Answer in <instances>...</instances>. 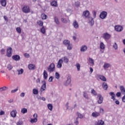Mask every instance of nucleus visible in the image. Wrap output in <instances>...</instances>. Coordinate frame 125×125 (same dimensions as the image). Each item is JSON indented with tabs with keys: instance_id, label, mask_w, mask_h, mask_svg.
<instances>
[{
	"instance_id": "cd10ccee",
	"label": "nucleus",
	"mask_w": 125,
	"mask_h": 125,
	"mask_svg": "<svg viewBox=\"0 0 125 125\" xmlns=\"http://www.w3.org/2000/svg\"><path fill=\"white\" fill-rule=\"evenodd\" d=\"M8 88L6 86H3L0 88V92H2V91H5V90H7Z\"/></svg>"
},
{
	"instance_id": "423d86ee",
	"label": "nucleus",
	"mask_w": 125,
	"mask_h": 125,
	"mask_svg": "<svg viewBox=\"0 0 125 125\" xmlns=\"http://www.w3.org/2000/svg\"><path fill=\"white\" fill-rule=\"evenodd\" d=\"M114 29L116 32H122L124 30V28L121 25H115Z\"/></svg>"
},
{
	"instance_id": "e433bc0d",
	"label": "nucleus",
	"mask_w": 125,
	"mask_h": 125,
	"mask_svg": "<svg viewBox=\"0 0 125 125\" xmlns=\"http://www.w3.org/2000/svg\"><path fill=\"white\" fill-rule=\"evenodd\" d=\"M41 33H42V34H43V35H44V34H45V28H44V26H42V28H41Z\"/></svg>"
},
{
	"instance_id": "6e6d98bb",
	"label": "nucleus",
	"mask_w": 125,
	"mask_h": 125,
	"mask_svg": "<svg viewBox=\"0 0 125 125\" xmlns=\"http://www.w3.org/2000/svg\"><path fill=\"white\" fill-rule=\"evenodd\" d=\"M78 118H76L75 121L74 122V124L76 125H79V121L78 120Z\"/></svg>"
},
{
	"instance_id": "052dcab7",
	"label": "nucleus",
	"mask_w": 125,
	"mask_h": 125,
	"mask_svg": "<svg viewBox=\"0 0 125 125\" xmlns=\"http://www.w3.org/2000/svg\"><path fill=\"white\" fill-rule=\"evenodd\" d=\"M65 107L66 108V110H68V109H69V103H67L66 104Z\"/></svg>"
},
{
	"instance_id": "ea45409f",
	"label": "nucleus",
	"mask_w": 125,
	"mask_h": 125,
	"mask_svg": "<svg viewBox=\"0 0 125 125\" xmlns=\"http://www.w3.org/2000/svg\"><path fill=\"white\" fill-rule=\"evenodd\" d=\"M17 71L18 73V75H22L24 72V70H23L22 68L21 70L18 69Z\"/></svg>"
},
{
	"instance_id": "9b49d317",
	"label": "nucleus",
	"mask_w": 125,
	"mask_h": 125,
	"mask_svg": "<svg viewBox=\"0 0 125 125\" xmlns=\"http://www.w3.org/2000/svg\"><path fill=\"white\" fill-rule=\"evenodd\" d=\"M87 50V46L85 45H83L80 47V51L81 52H85Z\"/></svg>"
},
{
	"instance_id": "0eeeda50",
	"label": "nucleus",
	"mask_w": 125,
	"mask_h": 125,
	"mask_svg": "<svg viewBox=\"0 0 125 125\" xmlns=\"http://www.w3.org/2000/svg\"><path fill=\"white\" fill-rule=\"evenodd\" d=\"M107 17V12L103 11L101 13L100 15V18L101 19H105Z\"/></svg>"
},
{
	"instance_id": "7ed1b4c3",
	"label": "nucleus",
	"mask_w": 125,
	"mask_h": 125,
	"mask_svg": "<svg viewBox=\"0 0 125 125\" xmlns=\"http://www.w3.org/2000/svg\"><path fill=\"white\" fill-rule=\"evenodd\" d=\"M102 38L104 40V41H108L110 40L111 38V35L108 33H105L103 34Z\"/></svg>"
},
{
	"instance_id": "79ce46f5",
	"label": "nucleus",
	"mask_w": 125,
	"mask_h": 125,
	"mask_svg": "<svg viewBox=\"0 0 125 125\" xmlns=\"http://www.w3.org/2000/svg\"><path fill=\"white\" fill-rule=\"evenodd\" d=\"M37 23L38 24V25L39 26H43V22L42 21H37Z\"/></svg>"
},
{
	"instance_id": "338daca9",
	"label": "nucleus",
	"mask_w": 125,
	"mask_h": 125,
	"mask_svg": "<svg viewBox=\"0 0 125 125\" xmlns=\"http://www.w3.org/2000/svg\"><path fill=\"white\" fill-rule=\"evenodd\" d=\"M21 97H24L25 96V93H21L20 95Z\"/></svg>"
},
{
	"instance_id": "f03ea898",
	"label": "nucleus",
	"mask_w": 125,
	"mask_h": 125,
	"mask_svg": "<svg viewBox=\"0 0 125 125\" xmlns=\"http://www.w3.org/2000/svg\"><path fill=\"white\" fill-rule=\"evenodd\" d=\"M63 43L65 46H67V49L68 50H71L72 48H73V46H72V44L70 43V41L68 40L63 41Z\"/></svg>"
},
{
	"instance_id": "5fc2aeb1",
	"label": "nucleus",
	"mask_w": 125,
	"mask_h": 125,
	"mask_svg": "<svg viewBox=\"0 0 125 125\" xmlns=\"http://www.w3.org/2000/svg\"><path fill=\"white\" fill-rule=\"evenodd\" d=\"M92 13L94 18H96V12L95 11H93Z\"/></svg>"
},
{
	"instance_id": "bb28decb",
	"label": "nucleus",
	"mask_w": 125,
	"mask_h": 125,
	"mask_svg": "<svg viewBox=\"0 0 125 125\" xmlns=\"http://www.w3.org/2000/svg\"><path fill=\"white\" fill-rule=\"evenodd\" d=\"M102 87L104 88V90H107V88H108V85L107 83L104 82L103 83Z\"/></svg>"
},
{
	"instance_id": "864d4df0",
	"label": "nucleus",
	"mask_w": 125,
	"mask_h": 125,
	"mask_svg": "<svg viewBox=\"0 0 125 125\" xmlns=\"http://www.w3.org/2000/svg\"><path fill=\"white\" fill-rule=\"evenodd\" d=\"M24 56L25 58H29L30 57V55L27 53L24 54Z\"/></svg>"
},
{
	"instance_id": "4468645a",
	"label": "nucleus",
	"mask_w": 125,
	"mask_h": 125,
	"mask_svg": "<svg viewBox=\"0 0 125 125\" xmlns=\"http://www.w3.org/2000/svg\"><path fill=\"white\" fill-rule=\"evenodd\" d=\"M72 25L74 28H75V29H79V22H78L77 21H74L72 23Z\"/></svg>"
},
{
	"instance_id": "aec40b11",
	"label": "nucleus",
	"mask_w": 125,
	"mask_h": 125,
	"mask_svg": "<svg viewBox=\"0 0 125 125\" xmlns=\"http://www.w3.org/2000/svg\"><path fill=\"white\" fill-rule=\"evenodd\" d=\"M109 94L111 96V99H112L113 101H115V100H116V95L115 94V93L110 92Z\"/></svg>"
},
{
	"instance_id": "09e8293b",
	"label": "nucleus",
	"mask_w": 125,
	"mask_h": 125,
	"mask_svg": "<svg viewBox=\"0 0 125 125\" xmlns=\"http://www.w3.org/2000/svg\"><path fill=\"white\" fill-rule=\"evenodd\" d=\"M75 66L77 68V71H80L81 69V65L80 63H77Z\"/></svg>"
},
{
	"instance_id": "c756f323",
	"label": "nucleus",
	"mask_w": 125,
	"mask_h": 125,
	"mask_svg": "<svg viewBox=\"0 0 125 125\" xmlns=\"http://www.w3.org/2000/svg\"><path fill=\"white\" fill-rule=\"evenodd\" d=\"M43 75L44 80H46L48 77L47 72H46V70H44Z\"/></svg>"
},
{
	"instance_id": "774afa93",
	"label": "nucleus",
	"mask_w": 125,
	"mask_h": 125,
	"mask_svg": "<svg viewBox=\"0 0 125 125\" xmlns=\"http://www.w3.org/2000/svg\"><path fill=\"white\" fill-rule=\"evenodd\" d=\"M115 104H117V105H120V101H119L118 100H116L115 101Z\"/></svg>"
},
{
	"instance_id": "13d9d810",
	"label": "nucleus",
	"mask_w": 125,
	"mask_h": 125,
	"mask_svg": "<svg viewBox=\"0 0 125 125\" xmlns=\"http://www.w3.org/2000/svg\"><path fill=\"white\" fill-rule=\"evenodd\" d=\"M4 114H5V113L4 112V111L1 110L0 111V116H3V115H4Z\"/></svg>"
},
{
	"instance_id": "b1692460",
	"label": "nucleus",
	"mask_w": 125,
	"mask_h": 125,
	"mask_svg": "<svg viewBox=\"0 0 125 125\" xmlns=\"http://www.w3.org/2000/svg\"><path fill=\"white\" fill-rule=\"evenodd\" d=\"M111 67V64L110 63L105 62L104 65V68L105 70L108 69V68H110Z\"/></svg>"
},
{
	"instance_id": "393cba45",
	"label": "nucleus",
	"mask_w": 125,
	"mask_h": 125,
	"mask_svg": "<svg viewBox=\"0 0 125 125\" xmlns=\"http://www.w3.org/2000/svg\"><path fill=\"white\" fill-rule=\"evenodd\" d=\"M62 59V61H63L64 63H66V64H67L69 62V59L66 56L63 57Z\"/></svg>"
},
{
	"instance_id": "0e129e2a",
	"label": "nucleus",
	"mask_w": 125,
	"mask_h": 125,
	"mask_svg": "<svg viewBox=\"0 0 125 125\" xmlns=\"http://www.w3.org/2000/svg\"><path fill=\"white\" fill-rule=\"evenodd\" d=\"M122 101L124 103H125V94L124 95V96L122 97Z\"/></svg>"
},
{
	"instance_id": "2f4dec72",
	"label": "nucleus",
	"mask_w": 125,
	"mask_h": 125,
	"mask_svg": "<svg viewBox=\"0 0 125 125\" xmlns=\"http://www.w3.org/2000/svg\"><path fill=\"white\" fill-rule=\"evenodd\" d=\"M47 107L50 111H52V109H53V105H52V104H47Z\"/></svg>"
},
{
	"instance_id": "de8ad7c7",
	"label": "nucleus",
	"mask_w": 125,
	"mask_h": 125,
	"mask_svg": "<svg viewBox=\"0 0 125 125\" xmlns=\"http://www.w3.org/2000/svg\"><path fill=\"white\" fill-rule=\"evenodd\" d=\"M77 115L80 119H83V115L79 112L77 113Z\"/></svg>"
},
{
	"instance_id": "f3484780",
	"label": "nucleus",
	"mask_w": 125,
	"mask_h": 125,
	"mask_svg": "<svg viewBox=\"0 0 125 125\" xmlns=\"http://www.w3.org/2000/svg\"><path fill=\"white\" fill-rule=\"evenodd\" d=\"M71 82H72L71 78L70 77L67 78V80H66V82L64 83V85L65 86H68V85L71 83Z\"/></svg>"
},
{
	"instance_id": "4be33fe9",
	"label": "nucleus",
	"mask_w": 125,
	"mask_h": 125,
	"mask_svg": "<svg viewBox=\"0 0 125 125\" xmlns=\"http://www.w3.org/2000/svg\"><path fill=\"white\" fill-rule=\"evenodd\" d=\"M28 68L29 70H35L36 66L35 64H30L28 65Z\"/></svg>"
},
{
	"instance_id": "f257e3e1",
	"label": "nucleus",
	"mask_w": 125,
	"mask_h": 125,
	"mask_svg": "<svg viewBox=\"0 0 125 125\" xmlns=\"http://www.w3.org/2000/svg\"><path fill=\"white\" fill-rule=\"evenodd\" d=\"M47 71L48 73H53L55 71V64L54 63H51L48 67H47Z\"/></svg>"
},
{
	"instance_id": "5701e85b",
	"label": "nucleus",
	"mask_w": 125,
	"mask_h": 125,
	"mask_svg": "<svg viewBox=\"0 0 125 125\" xmlns=\"http://www.w3.org/2000/svg\"><path fill=\"white\" fill-rule=\"evenodd\" d=\"M98 77L100 78V80H101V81H103V82H107V79H106L105 76L99 75Z\"/></svg>"
},
{
	"instance_id": "680f3d73",
	"label": "nucleus",
	"mask_w": 125,
	"mask_h": 125,
	"mask_svg": "<svg viewBox=\"0 0 125 125\" xmlns=\"http://www.w3.org/2000/svg\"><path fill=\"white\" fill-rule=\"evenodd\" d=\"M33 117H34V119H37V118H38V114L35 113L33 115Z\"/></svg>"
},
{
	"instance_id": "7c9ffc66",
	"label": "nucleus",
	"mask_w": 125,
	"mask_h": 125,
	"mask_svg": "<svg viewBox=\"0 0 125 125\" xmlns=\"http://www.w3.org/2000/svg\"><path fill=\"white\" fill-rule=\"evenodd\" d=\"M51 4L52 6H55V7H57V1L54 0L51 2Z\"/></svg>"
},
{
	"instance_id": "6ab92c4d",
	"label": "nucleus",
	"mask_w": 125,
	"mask_h": 125,
	"mask_svg": "<svg viewBox=\"0 0 125 125\" xmlns=\"http://www.w3.org/2000/svg\"><path fill=\"white\" fill-rule=\"evenodd\" d=\"M100 116V112L95 111L92 113V116L93 118H97Z\"/></svg>"
},
{
	"instance_id": "c85d7f7f",
	"label": "nucleus",
	"mask_w": 125,
	"mask_h": 125,
	"mask_svg": "<svg viewBox=\"0 0 125 125\" xmlns=\"http://www.w3.org/2000/svg\"><path fill=\"white\" fill-rule=\"evenodd\" d=\"M2 6H5L6 5V0H0Z\"/></svg>"
},
{
	"instance_id": "bf43d9fd",
	"label": "nucleus",
	"mask_w": 125,
	"mask_h": 125,
	"mask_svg": "<svg viewBox=\"0 0 125 125\" xmlns=\"http://www.w3.org/2000/svg\"><path fill=\"white\" fill-rule=\"evenodd\" d=\"M16 91H18V88L15 89L14 90H12L11 93H15Z\"/></svg>"
},
{
	"instance_id": "3c124183",
	"label": "nucleus",
	"mask_w": 125,
	"mask_h": 125,
	"mask_svg": "<svg viewBox=\"0 0 125 125\" xmlns=\"http://www.w3.org/2000/svg\"><path fill=\"white\" fill-rule=\"evenodd\" d=\"M17 125H24V123L22 121H19L17 123Z\"/></svg>"
},
{
	"instance_id": "4d7b16f0",
	"label": "nucleus",
	"mask_w": 125,
	"mask_h": 125,
	"mask_svg": "<svg viewBox=\"0 0 125 125\" xmlns=\"http://www.w3.org/2000/svg\"><path fill=\"white\" fill-rule=\"evenodd\" d=\"M13 67L12 65H11V64H8L7 66V68L8 69V70H11V69H12Z\"/></svg>"
},
{
	"instance_id": "a878e982",
	"label": "nucleus",
	"mask_w": 125,
	"mask_h": 125,
	"mask_svg": "<svg viewBox=\"0 0 125 125\" xmlns=\"http://www.w3.org/2000/svg\"><path fill=\"white\" fill-rule=\"evenodd\" d=\"M120 89L122 94H125V88L124 86H120Z\"/></svg>"
},
{
	"instance_id": "4c0bfd02",
	"label": "nucleus",
	"mask_w": 125,
	"mask_h": 125,
	"mask_svg": "<svg viewBox=\"0 0 125 125\" xmlns=\"http://www.w3.org/2000/svg\"><path fill=\"white\" fill-rule=\"evenodd\" d=\"M55 78L57 79V80H59V79H60V74L58 72H56L55 74Z\"/></svg>"
},
{
	"instance_id": "58836bf2",
	"label": "nucleus",
	"mask_w": 125,
	"mask_h": 125,
	"mask_svg": "<svg viewBox=\"0 0 125 125\" xmlns=\"http://www.w3.org/2000/svg\"><path fill=\"white\" fill-rule=\"evenodd\" d=\"M83 96L84 98H85V99H89V98L88 97V94H87V93L85 92H83Z\"/></svg>"
},
{
	"instance_id": "a19ab883",
	"label": "nucleus",
	"mask_w": 125,
	"mask_h": 125,
	"mask_svg": "<svg viewBox=\"0 0 125 125\" xmlns=\"http://www.w3.org/2000/svg\"><path fill=\"white\" fill-rule=\"evenodd\" d=\"M37 122L38 119L37 118L31 119L30 120V123H31V124H34V123H37Z\"/></svg>"
},
{
	"instance_id": "e2e57ef3",
	"label": "nucleus",
	"mask_w": 125,
	"mask_h": 125,
	"mask_svg": "<svg viewBox=\"0 0 125 125\" xmlns=\"http://www.w3.org/2000/svg\"><path fill=\"white\" fill-rule=\"evenodd\" d=\"M5 51V50L4 49H2L1 50V54H4V52Z\"/></svg>"
},
{
	"instance_id": "dca6fc26",
	"label": "nucleus",
	"mask_w": 125,
	"mask_h": 125,
	"mask_svg": "<svg viewBox=\"0 0 125 125\" xmlns=\"http://www.w3.org/2000/svg\"><path fill=\"white\" fill-rule=\"evenodd\" d=\"M98 97L99 98V100L98 101V103L99 104H101L103 102V97L100 94L98 95Z\"/></svg>"
},
{
	"instance_id": "c03bdc74",
	"label": "nucleus",
	"mask_w": 125,
	"mask_h": 125,
	"mask_svg": "<svg viewBox=\"0 0 125 125\" xmlns=\"http://www.w3.org/2000/svg\"><path fill=\"white\" fill-rule=\"evenodd\" d=\"M16 30L17 33H18V34H21V27H17Z\"/></svg>"
},
{
	"instance_id": "f8f14e48",
	"label": "nucleus",
	"mask_w": 125,
	"mask_h": 125,
	"mask_svg": "<svg viewBox=\"0 0 125 125\" xmlns=\"http://www.w3.org/2000/svg\"><path fill=\"white\" fill-rule=\"evenodd\" d=\"M11 116L12 118H16V115H17V111L16 110L14 109L10 112Z\"/></svg>"
},
{
	"instance_id": "39448f33",
	"label": "nucleus",
	"mask_w": 125,
	"mask_h": 125,
	"mask_svg": "<svg viewBox=\"0 0 125 125\" xmlns=\"http://www.w3.org/2000/svg\"><path fill=\"white\" fill-rule=\"evenodd\" d=\"M6 55L7 57H11L12 56V47H8L7 49V53Z\"/></svg>"
},
{
	"instance_id": "f704fd0d",
	"label": "nucleus",
	"mask_w": 125,
	"mask_h": 125,
	"mask_svg": "<svg viewBox=\"0 0 125 125\" xmlns=\"http://www.w3.org/2000/svg\"><path fill=\"white\" fill-rule=\"evenodd\" d=\"M41 18L42 19H43V20H45V19H47V16H46V15L45 14H42L41 15Z\"/></svg>"
},
{
	"instance_id": "49530a36",
	"label": "nucleus",
	"mask_w": 125,
	"mask_h": 125,
	"mask_svg": "<svg viewBox=\"0 0 125 125\" xmlns=\"http://www.w3.org/2000/svg\"><path fill=\"white\" fill-rule=\"evenodd\" d=\"M113 48H114L115 50H117V49H118V44H117V43H114L113 45Z\"/></svg>"
},
{
	"instance_id": "473e14b6",
	"label": "nucleus",
	"mask_w": 125,
	"mask_h": 125,
	"mask_svg": "<svg viewBox=\"0 0 125 125\" xmlns=\"http://www.w3.org/2000/svg\"><path fill=\"white\" fill-rule=\"evenodd\" d=\"M61 21H62V23H64L65 24H67V23H68L69 21V20L66 19L65 18H63L61 19Z\"/></svg>"
},
{
	"instance_id": "412c9836",
	"label": "nucleus",
	"mask_w": 125,
	"mask_h": 125,
	"mask_svg": "<svg viewBox=\"0 0 125 125\" xmlns=\"http://www.w3.org/2000/svg\"><path fill=\"white\" fill-rule=\"evenodd\" d=\"M54 21L57 25H59V24H60V21L57 17H54Z\"/></svg>"
},
{
	"instance_id": "37998d69",
	"label": "nucleus",
	"mask_w": 125,
	"mask_h": 125,
	"mask_svg": "<svg viewBox=\"0 0 125 125\" xmlns=\"http://www.w3.org/2000/svg\"><path fill=\"white\" fill-rule=\"evenodd\" d=\"M100 48H101V49H105V44H104V43L103 42H101Z\"/></svg>"
},
{
	"instance_id": "8fccbe9b",
	"label": "nucleus",
	"mask_w": 125,
	"mask_h": 125,
	"mask_svg": "<svg viewBox=\"0 0 125 125\" xmlns=\"http://www.w3.org/2000/svg\"><path fill=\"white\" fill-rule=\"evenodd\" d=\"M33 94L37 95L39 93V91L38 90V89H34L33 90Z\"/></svg>"
},
{
	"instance_id": "1a4fd4ad",
	"label": "nucleus",
	"mask_w": 125,
	"mask_h": 125,
	"mask_svg": "<svg viewBox=\"0 0 125 125\" xmlns=\"http://www.w3.org/2000/svg\"><path fill=\"white\" fill-rule=\"evenodd\" d=\"M83 15L85 17V18H89V16H90V13L88 10L84 11L83 12Z\"/></svg>"
},
{
	"instance_id": "c9c22d12",
	"label": "nucleus",
	"mask_w": 125,
	"mask_h": 125,
	"mask_svg": "<svg viewBox=\"0 0 125 125\" xmlns=\"http://www.w3.org/2000/svg\"><path fill=\"white\" fill-rule=\"evenodd\" d=\"M89 63H90V64L92 66L94 65V61L92 59L89 58Z\"/></svg>"
},
{
	"instance_id": "a18cd8bd",
	"label": "nucleus",
	"mask_w": 125,
	"mask_h": 125,
	"mask_svg": "<svg viewBox=\"0 0 125 125\" xmlns=\"http://www.w3.org/2000/svg\"><path fill=\"white\" fill-rule=\"evenodd\" d=\"M91 93H92V94H93L95 96L97 95V93L96 92L95 89H92L91 91Z\"/></svg>"
},
{
	"instance_id": "69168bd1",
	"label": "nucleus",
	"mask_w": 125,
	"mask_h": 125,
	"mask_svg": "<svg viewBox=\"0 0 125 125\" xmlns=\"http://www.w3.org/2000/svg\"><path fill=\"white\" fill-rule=\"evenodd\" d=\"M116 96H117V97H120V96H121V92H117L116 94Z\"/></svg>"
},
{
	"instance_id": "603ef678",
	"label": "nucleus",
	"mask_w": 125,
	"mask_h": 125,
	"mask_svg": "<svg viewBox=\"0 0 125 125\" xmlns=\"http://www.w3.org/2000/svg\"><path fill=\"white\" fill-rule=\"evenodd\" d=\"M53 79H54V78L53 76L50 77L48 79V82H49V83H52V82H53Z\"/></svg>"
},
{
	"instance_id": "72a5a7b5",
	"label": "nucleus",
	"mask_w": 125,
	"mask_h": 125,
	"mask_svg": "<svg viewBox=\"0 0 125 125\" xmlns=\"http://www.w3.org/2000/svg\"><path fill=\"white\" fill-rule=\"evenodd\" d=\"M28 112V110L26 108H23L21 109V113L22 114H26V113Z\"/></svg>"
},
{
	"instance_id": "ddd939ff",
	"label": "nucleus",
	"mask_w": 125,
	"mask_h": 125,
	"mask_svg": "<svg viewBox=\"0 0 125 125\" xmlns=\"http://www.w3.org/2000/svg\"><path fill=\"white\" fill-rule=\"evenodd\" d=\"M12 58L15 61H19L21 59L20 56L18 55H15L13 56Z\"/></svg>"
},
{
	"instance_id": "9d476101",
	"label": "nucleus",
	"mask_w": 125,
	"mask_h": 125,
	"mask_svg": "<svg viewBox=\"0 0 125 125\" xmlns=\"http://www.w3.org/2000/svg\"><path fill=\"white\" fill-rule=\"evenodd\" d=\"M88 19V23L90 26H93L94 25V20L93 18L92 17H89Z\"/></svg>"
},
{
	"instance_id": "2eb2a0df",
	"label": "nucleus",
	"mask_w": 125,
	"mask_h": 125,
	"mask_svg": "<svg viewBox=\"0 0 125 125\" xmlns=\"http://www.w3.org/2000/svg\"><path fill=\"white\" fill-rule=\"evenodd\" d=\"M105 123L102 120H98L95 123V125H104Z\"/></svg>"
},
{
	"instance_id": "a211bd4d",
	"label": "nucleus",
	"mask_w": 125,
	"mask_h": 125,
	"mask_svg": "<svg viewBox=\"0 0 125 125\" xmlns=\"http://www.w3.org/2000/svg\"><path fill=\"white\" fill-rule=\"evenodd\" d=\"M45 88H46V82L45 81L43 82V85L41 86V91H43L45 90Z\"/></svg>"
},
{
	"instance_id": "6e6552de",
	"label": "nucleus",
	"mask_w": 125,
	"mask_h": 125,
	"mask_svg": "<svg viewBox=\"0 0 125 125\" xmlns=\"http://www.w3.org/2000/svg\"><path fill=\"white\" fill-rule=\"evenodd\" d=\"M62 63H63V59H60L57 64V68H58V69H61V68H62Z\"/></svg>"
},
{
	"instance_id": "20e7f679",
	"label": "nucleus",
	"mask_w": 125,
	"mask_h": 125,
	"mask_svg": "<svg viewBox=\"0 0 125 125\" xmlns=\"http://www.w3.org/2000/svg\"><path fill=\"white\" fill-rule=\"evenodd\" d=\"M22 12L24 13H29L30 12V7L28 5H24L22 8Z\"/></svg>"
}]
</instances>
